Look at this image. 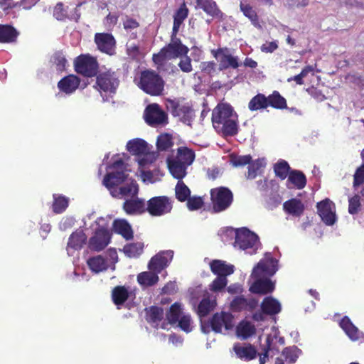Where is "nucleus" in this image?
<instances>
[{"label": "nucleus", "instance_id": "45", "mask_svg": "<svg viewBox=\"0 0 364 364\" xmlns=\"http://www.w3.org/2000/svg\"><path fill=\"white\" fill-rule=\"evenodd\" d=\"M143 247V244L141 242L130 243L124 245L123 251L128 257H136L141 254Z\"/></svg>", "mask_w": 364, "mask_h": 364}, {"label": "nucleus", "instance_id": "60", "mask_svg": "<svg viewBox=\"0 0 364 364\" xmlns=\"http://www.w3.org/2000/svg\"><path fill=\"white\" fill-rule=\"evenodd\" d=\"M53 15L56 18V19L60 21H63L67 18L66 11L64 9V5L63 3H58L53 11Z\"/></svg>", "mask_w": 364, "mask_h": 364}, {"label": "nucleus", "instance_id": "10", "mask_svg": "<svg viewBox=\"0 0 364 364\" xmlns=\"http://www.w3.org/2000/svg\"><path fill=\"white\" fill-rule=\"evenodd\" d=\"M202 294H203L204 298L199 304L197 310V313L200 318L208 315L215 306V299L210 300L208 297H206V294H208V293L203 294V290L200 287L190 290V300L193 306H196L198 299Z\"/></svg>", "mask_w": 364, "mask_h": 364}, {"label": "nucleus", "instance_id": "12", "mask_svg": "<svg viewBox=\"0 0 364 364\" xmlns=\"http://www.w3.org/2000/svg\"><path fill=\"white\" fill-rule=\"evenodd\" d=\"M96 223L100 228L96 230L95 236L92 237V250L100 251L109 243L110 234L105 219L101 218L97 220Z\"/></svg>", "mask_w": 364, "mask_h": 364}, {"label": "nucleus", "instance_id": "63", "mask_svg": "<svg viewBox=\"0 0 364 364\" xmlns=\"http://www.w3.org/2000/svg\"><path fill=\"white\" fill-rule=\"evenodd\" d=\"M360 197L355 196L349 200L348 212L353 215L358 212L360 208Z\"/></svg>", "mask_w": 364, "mask_h": 364}, {"label": "nucleus", "instance_id": "32", "mask_svg": "<svg viewBox=\"0 0 364 364\" xmlns=\"http://www.w3.org/2000/svg\"><path fill=\"white\" fill-rule=\"evenodd\" d=\"M137 281L139 284L144 287L153 286L159 281L158 274L151 270L149 272H143L138 274Z\"/></svg>", "mask_w": 364, "mask_h": 364}, {"label": "nucleus", "instance_id": "27", "mask_svg": "<svg viewBox=\"0 0 364 364\" xmlns=\"http://www.w3.org/2000/svg\"><path fill=\"white\" fill-rule=\"evenodd\" d=\"M131 291L124 286H117L112 291V299L117 306L122 305L129 297Z\"/></svg>", "mask_w": 364, "mask_h": 364}, {"label": "nucleus", "instance_id": "28", "mask_svg": "<svg viewBox=\"0 0 364 364\" xmlns=\"http://www.w3.org/2000/svg\"><path fill=\"white\" fill-rule=\"evenodd\" d=\"M127 149L130 153L138 156H141L149 151L147 143L141 139L130 140L127 144Z\"/></svg>", "mask_w": 364, "mask_h": 364}, {"label": "nucleus", "instance_id": "21", "mask_svg": "<svg viewBox=\"0 0 364 364\" xmlns=\"http://www.w3.org/2000/svg\"><path fill=\"white\" fill-rule=\"evenodd\" d=\"M171 258V252H166L157 254L151 258L149 263V269L151 271L160 273L168 264L169 259Z\"/></svg>", "mask_w": 364, "mask_h": 364}, {"label": "nucleus", "instance_id": "46", "mask_svg": "<svg viewBox=\"0 0 364 364\" xmlns=\"http://www.w3.org/2000/svg\"><path fill=\"white\" fill-rule=\"evenodd\" d=\"M267 98L268 106L270 105L277 109H283L287 107L286 100L278 92H274Z\"/></svg>", "mask_w": 364, "mask_h": 364}, {"label": "nucleus", "instance_id": "36", "mask_svg": "<svg viewBox=\"0 0 364 364\" xmlns=\"http://www.w3.org/2000/svg\"><path fill=\"white\" fill-rule=\"evenodd\" d=\"M164 318V311L161 308L157 306H151L146 310V320L149 323L157 328L159 322Z\"/></svg>", "mask_w": 364, "mask_h": 364}, {"label": "nucleus", "instance_id": "29", "mask_svg": "<svg viewBox=\"0 0 364 364\" xmlns=\"http://www.w3.org/2000/svg\"><path fill=\"white\" fill-rule=\"evenodd\" d=\"M255 326L250 321H242L236 328V335L240 339H247L255 333Z\"/></svg>", "mask_w": 364, "mask_h": 364}, {"label": "nucleus", "instance_id": "51", "mask_svg": "<svg viewBox=\"0 0 364 364\" xmlns=\"http://www.w3.org/2000/svg\"><path fill=\"white\" fill-rule=\"evenodd\" d=\"M173 145L172 137L168 134H161L158 136L156 146L159 151H166Z\"/></svg>", "mask_w": 364, "mask_h": 364}, {"label": "nucleus", "instance_id": "24", "mask_svg": "<svg viewBox=\"0 0 364 364\" xmlns=\"http://www.w3.org/2000/svg\"><path fill=\"white\" fill-rule=\"evenodd\" d=\"M340 326L349 338L353 341L363 337V334L355 326L348 317L345 316L340 322Z\"/></svg>", "mask_w": 364, "mask_h": 364}, {"label": "nucleus", "instance_id": "4", "mask_svg": "<svg viewBox=\"0 0 364 364\" xmlns=\"http://www.w3.org/2000/svg\"><path fill=\"white\" fill-rule=\"evenodd\" d=\"M189 49L182 44L180 39L172 33L171 42L161 51L153 55V60L156 63L161 64L164 60L178 58L183 55H186Z\"/></svg>", "mask_w": 364, "mask_h": 364}, {"label": "nucleus", "instance_id": "9", "mask_svg": "<svg viewBox=\"0 0 364 364\" xmlns=\"http://www.w3.org/2000/svg\"><path fill=\"white\" fill-rule=\"evenodd\" d=\"M171 210L172 201L167 196L153 197L147 201L146 211L152 216H161Z\"/></svg>", "mask_w": 364, "mask_h": 364}, {"label": "nucleus", "instance_id": "56", "mask_svg": "<svg viewBox=\"0 0 364 364\" xmlns=\"http://www.w3.org/2000/svg\"><path fill=\"white\" fill-rule=\"evenodd\" d=\"M228 284V279L225 277H217L210 284V290L212 291H220Z\"/></svg>", "mask_w": 364, "mask_h": 364}, {"label": "nucleus", "instance_id": "31", "mask_svg": "<svg viewBox=\"0 0 364 364\" xmlns=\"http://www.w3.org/2000/svg\"><path fill=\"white\" fill-rule=\"evenodd\" d=\"M172 113L173 115L181 117L184 122H190L194 116L193 109L186 105H175Z\"/></svg>", "mask_w": 364, "mask_h": 364}, {"label": "nucleus", "instance_id": "20", "mask_svg": "<svg viewBox=\"0 0 364 364\" xmlns=\"http://www.w3.org/2000/svg\"><path fill=\"white\" fill-rule=\"evenodd\" d=\"M87 241V237L82 229H77L69 237L66 246L68 252L69 250H79L83 247Z\"/></svg>", "mask_w": 364, "mask_h": 364}, {"label": "nucleus", "instance_id": "3", "mask_svg": "<svg viewBox=\"0 0 364 364\" xmlns=\"http://www.w3.org/2000/svg\"><path fill=\"white\" fill-rule=\"evenodd\" d=\"M212 123L215 129L224 136H232L237 132V115L226 104H219L212 112Z\"/></svg>", "mask_w": 364, "mask_h": 364}, {"label": "nucleus", "instance_id": "52", "mask_svg": "<svg viewBox=\"0 0 364 364\" xmlns=\"http://www.w3.org/2000/svg\"><path fill=\"white\" fill-rule=\"evenodd\" d=\"M301 350L296 346L285 348L282 351L287 362L294 363L299 358Z\"/></svg>", "mask_w": 364, "mask_h": 364}, {"label": "nucleus", "instance_id": "34", "mask_svg": "<svg viewBox=\"0 0 364 364\" xmlns=\"http://www.w3.org/2000/svg\"><path fill=\"white\" fill-rule=\"evenodd\" d=\"M116 232L122 235L125 239L129 240L133 237V232L130 225L125 220H116L113 223Z\"/></svg>", "mask_w": 364, "mask_h": 364}, {"label": "nucleus", "instance_id": "57", "mask_svg": "<svg viewBox=\"0 0 364 364\" xmlns=\"http://www.w3.org/2000/svg\"><path fill=\"white\" fill-rule=\"evenodd\" d=\"M251 159L250 155L235 156L232 158L231 163L235 167L244 166L250 164Z\"/></svg>", "mask_w": 364, "mask_h": 364}, {"label": "nucleus", "instance_id": "48", "mask_svg": "<svg viewBox=\"0 0 364 364\" xmlns=\"http://www.w3.org/2000/svg\"><path fill=\"white\" fill-rule=\"evenodd\" d=\"M240 9L243 14L248 18L255 26L258 24V16L257 13L250 4H245L240 2Z\"/></svg>", "mask_w": 364, "mask_h": 364}, {"label": "nucleus", "instance_id": "44", "mask_svg": "<svg viewBox=\"0 0 364 364\" xmlns=\"http://www.w3.org/2000/svg\"><path fill=\"white\" fill-rule=\"evenodd\" d=\"M256 306V301L254 300L248 301L243 296H237L231 302V307L235 311H240L246 309L247 306L254 308Z\"/></svg>", "mask_w": 364, "mask_h": 364}, {"label": "nucleus", "instance_id": "58", "mask_svg": "<svg viewBox=\"0 0 364 364\" xmlns=\"http://www.w3.org/2000/svg\"><path fill=\"white\" fill-rule=\"evenodd\" d=\"M178 326L186 333L191 331V318L190 315H183L178 320Z\"/></svg>", "mask_w": 364, "mask_h": 364}, {"label": "nucleus", "instance_id": "2", "mask_svg": "<svg viewBox=\"0 0 364 364\" xmlns=\"http://www.w3.org/2000/svg\"><path fill=\"white\" fill-rule=\"evenodd\" d=\"M277 261L271 257L270 253L265 254V258L259 261L254 267L251 277L254 279L250 291L255 294H266L274 289V284L270 280L277 271Z\"/></svg>", "mask_w": 364, "mask_h": 364}, {"label": "nucleus", "instance_id": "37", "mask_svg": "<svg viewBox=\"0 0 364 364\" xmlns=\"http://www.w3.org/2000/svg\"><path fill=\"white\" fill-rule=\"evenodd\" d=\"M283 207L285 211L295 216L301 215L304 208L301 200L297 199H291L286 201L284 203Z\"/></svg>", "mask_w": 364, "mask_h": 364}, {"label": "nucleus", "instance_id": "5", "mask_svg": "<svg viewBox=\"0 0 364 364\" xmlns=\"http://www.w3.org/2000/svg\"><path fill=\"white\" fill-rule=\"evenodd\" d=\"M164 82L154 71L146 70L141 73L139 87L150 95H160L164 90Z\"/></svg>", "mask_w": 364, "mask_h": 364}, {"label": "nucleus", "instance_id": "39", "mask_svg": "<svg viewBox=\"0 0 364 364\" xmlns=\"http://www.w3.org/2000/svg\"><path fill=\"white\" fill-rule=\"evenodd\" d=\"M198 5L203 9L205 12L213 17H219L221 14L218 9L216 4L213 0H197Z\"/></svg>", "mask_w": 364, "mask_h": 364}, {"label": "nucleus", "instance_id": "38", "mask_svg": "<svg viewBox=\"0 0 364 364\" xmlns=\"http://www.w3.org/2000/svg\"><path fill=\"white\" fill-rule=\"evenodd\" d=\"M141 178L144 183H154L160 181L163 173L158 168L151 170H146L145 168L141 170Z\"/></svg>", "mask_w": 364, "mask_h": 364}, {"label": "nucleus", "instance_id": "23", "mask_svg": "<svg viewBox=\"0 0 364 364\" xmlns=\"http://www.w3.org/2000/svg\"><path fill=\"white\" fill-rule=\"evenodd\" d=\"M212 272L218 277H225L227 278L234 272V266L226 264L225 262L222 260L215 259L210 264Z\"/></svg>", "mask_w": 364, "mask_h": 364}, {"label": "nucleus", "instance_id": "47", "mask_svg": "<svg viewBox=\"0 0 364 364\" xmlns=\"http://www.w3.org/2000/svg\"><path fill=\"white\" fill-rule=\"evenodd\" d=\"M176 196L180 201H185L190 196L191 191L188 186L181 181H178L175 188Z\"/></svg>", "mask_w": 364, "mask_h": 364}, {"label": "nucleus", "instance_id": "17", "mask_svg": "<svg viewBox=\"0 0 364 364\" xmlns=\"http://www.w3.org/2000/svg\"><path fill=\"white\" fill-rule=\"evenodd\" d=\"M145 200L136 196L126 199L123 203V210L129 215H139L146 211Z\"/></svg>", "mask_w": 364, "mask_h": 364}, {"label": "nucleus", "instance_id": "64", "mask_svg": "<svg viewBox=\"0 0 364 364\" xmlns=\"http://www.w3.org/2000/svg\"><path fill=\"white\" fill-rule=\"evenodd\" d=\"M364 183V164L359 167L354 174V186H359Z\"/></svg>", "mask_w": 364, "mask_h": 364}, {"label": "nucleus", "instance_id": "8", "mask_svg": "<svg viewBox=\"0 0 364 364\" xmlns=\"http://www.w3.org/2000/svg\"><path fill=\"white\" fill-rule=\"evenodd\" d=\"M210 196L214 213H220L226 210L230 207L233 199L232 192L225 187L212 189Z\"/></svg>", "mask_w": 364, "mask_h": 364}, {"label": "nucleus", "instance_id": "25", "mask_svg": "<svg viewBox=\"0 0 364 364\" xmlns=\"http://www.w3.org/2000/svg\"><path fill=\"white\" fill-rule=\"evenodd\" d=\"M167 164L171 175L178 181L186 175L187 166L174 159H167Z\"/></svg>", "mask_w": 364, "mask_h": 364}, {"label": "nucleus", "instance_id": "11", "mask_svg": "<svg viewBox=\"0 0 364 364\" xmlns=\"http://www.w3.org/2000/svg\"><path fill=\"white\" fill-rule=\"evenodd\" d=\"M212 53L219 63L220 70L228 68H237L239 67L238 58L235 56L232 52L228 48L213 50Z\"/></svg>", "mask_w": 364, "mask_h": 364}, {"label": "nucleus", "instance_id": "19", "mask_svg": "<svg viewBox=\"0 0 364 364\" xmlns=\"http://www.w3.org/2000/svg\"><path fill=\"white\" fill-rule=\"evenodd\" d=\"M80 83V79L77 75L70 74L58 82V87L61 92L70 95L78 88Z\"/></svg>", "mask_w": 364, "mask_h": 364}, {"label": "nucleus", "instance_id": "54", "mask_svg": "<svg viewBox=\"0 0 364 364\" xmlns=\"http://www.w3.org/2000/svg\"><path fill=\"white\" fill-rule=\"evenodd\" d=\"M263 159H257L252 162H250L248 164V172L247 178L249 179H253L256 177L258 170L264 166Z\"/></svg>", "mask_w": 364, "mask_h": 364}, {"label": "nucleus", "instance_id": "7", "mask_svg": "<svg viewBox=\"0 0 364 364\" xmlns=\"http://www.w3.org/2000/svg\"><path fill=\"white\" fill-rule=\"evenodd\" d=\"M257 235L248 229L243 228L235 231V247L252 255L257 249Z\"/></svg>", "mask_w": 364, "mask_h": 364}, {"label": "nucleus", "instance_id": "55", "mask_svg": "<svg viewBox=\"0 0 364 364\" xmlns=\"http://www.w3.org/2000/svg\"><path fill=\"white\" fill-rule=\"evenodd\" d=\"M290 167L285 161H281L274 166V172L277 176L284 179L289 173Z\"/></svg>", "mask_w": 364, "mask_h": 364}, {"label": "nucleus", "instance_id": "1", "mask_svg": "<svg viewBox=\"0 0 364 364\" xmlns=\"http://www.w3.org/2000/svg\"><path fill=\"white\" fill-rule=\"evenodd\" d=\"M131 170L122 159L117 158L107 167L102 184L109 190L111 196L117 198H133L137 196L139 186L129 177Z\"/></svg>", "mask_w": 364, "mask_h": 364}, {"label": "nucleus", "instance_id": "33", "mask_svg": "<svg viewBox=\"0 0 364 364\" xmlns=\"http://www.w3.org/2000/svg\"><path fill=\"white\" fill-rule=\"evenodd\" d=\"M174 159L188 166L193 162L195 154L191 149L187 147H179L177 149V156Z\"/></svg>", "mask_w": 364, "mask_h": 364}, {"label": "nucleus", "instance_id": "15", "mask_svg": "<svg viewBox=\"0 0 364 364\" xmlns=\"http://www.w3.org/2000/svg\"><path fill=\"white\" fill-rule=\"evenodd\" d=\"M95 42L101 52L109 55H113L115 53L116 41L112 34L107 33H96Z\"/></svg>", "mask_w": 364, "mask_h": 364}, {"label": "nucleus", "instance_id": "35", "mask_svg": "<svg viewBox=\"0 0 364 364\" xmlns=\"http://www.w3.org/2000/svg\"><path fill=\"white\" fill-rule=\"evenodd\" d=\"M262 309L267 314H277L281 311V304L272 297H266L262 303Z\"/></svg>", "mask_w": 364, "mask_h": 364}, {"label": "nucleus", "instance_id": "59", "mask_svg": "<svg viewBox=\"0 0 364 364\" xmlns=\"http://www.w3.org/2000/svg\"><path fill=\"white\" fill-rule=\"evenodd\" d=\"M203 204L200 197H190L187 199V206L190 210H195L200 208Z\"/></svg>", "mask_w": 364, "mask_h": 364}, {"label": "nucleus", "instance_id": "40", "mask_svg": "<svg viewBox=\"0 0 364 364\" xmlns=\"http://www.w3.org/2000/svg\"><path fill=\"white\" fill-rule=\"evenodd\" d=\"M288 181L298 189L304 188L306 183L305 175L301 171L297 170L289 172Z\"/></svg>", "mask_w": 364, "mask_h": 364}, {"label": "nucleus", "instance_id": "61", "mask_svg": "<svg viewBox=\"0 0 364 364\" xmlns=\"http://www.w3.org/2000/svg\"><path fill=\"white\" fill-rule=\"evenodd\" d=\"M127 53L132 58L136 57L139 53V45L129 40L126 44Z\"/></svg>", "mask_w": 364, "mask_h": 364}, {"label": "nucleus", "instance_id": "41", "mask_svg": "<svg viewBox=\"0 0 364 364\" xmlns=\"http://www.w3.org/2000/svg\"><path fill=\"white\" fill-rule=\"evenodd\" d=\"M188 9L186 8V5L183 4L176 11V13L174 15V21H173V35H176L177 32L178 31V29L180 28V26L184 21V19L188 16Z\"/></svg>", "mask_w": 364, "mask_h": 364}, {"label": "nucleus", "instance_id": "18", "mask_svg": "<svg viewBox=\"0 0 364 364\" xmlns=\"http://www.w3.org/2000/svg\"><path fill=\"white\" fill-rule=\"evenodd\" d=\"M75 71L87 77H91V55L81 54L74 60Z\"/></svg>", "mask_w": 364, "mask_h": 364}, {"label": "nucleus", "instance_id": "30", "mask_svg": "<svg viewBox=\"0 0 364 364\" xmlns=\"http://www.w3.org/2000/svg\"><path fill=\"white\" fill-rule=\"evenodd\" d=\"M53 212L55 214H61L65 212L69 205V198L63 195L57 193L53 195Z\"/></svg>", "mask_w": 364, "mask_h": 364}, {"label": "nucleus", "instance_id": "26", "mask_svg": "<svg viewBox=\"0 0 364 364\" xmlns=\"http://www.w3.org/2000/svg\"><path fill=\"white\" fill-rule=\"evenodd\" d=\"M237 356L245 360H250L254 359L257 355V350L252 345H240L235 344L233 347Z\"/></svg>", "mask_w": 364, "mask_h": 364}, {"label": "nucleus", "instance_id": "22", "mask_svg": "<svg viewBox=\"0 0 364 364\" xmlns=\"http://www.w3.org/2000/svg\"><path fill=\"white\" fill-rule=\"evenodd\" d=\"M19 32L13 26L0 24V43H14L17 41Z\"/></svg>", "mask_w": 364, "mask_h": 364}, {"label": "nucleus", "instance_id": "13", "mask_svg": "<svg viewBox=\"0 0 364 364\" xmlns=\"http://www.w3.org/2000/svg\"><path fill=\"white\" fill-rule=\"evenodd\" d=\"M144 118L147 124L151 126L163 125L167 123V114L157 104L147 106L144 112Z\"/></svg>", "mask_w": 364, "mask_h": 364}, {"label": "nucleus", "instance_id": "43", "mask_svg": "<svg viewBox=\"0 0 364 364\" xmlns=\"http://www.w3.org/2000/svg\"><path fill=\"white\" fill-rule=\"evenodd\" d=\"M182 309L181 304H173L166 314V318L169 323H176L182 316Z\"/></svg>", "mask_w": 364, "mask_h": 364}, {"label": "nucleus", "instance_id": "14", "mask_svg": "<svg viewBox=\"0 0 364 364\" xmlns=\"http://www.w3.org/2000/svg\"><path fill=\"white\" fill-rule=\"evenodd\" d=\"M96 84L95 87L98 92L114 93L119 85V80L114 73L106 72L97 77Z\"/></svg>", "mask_w": 364, "mask_h": 364}, {"label": "nucleus", "instance_id": "6", "mask_svg": "<svg viewBox=\"0 0 364 364\" xmlns=\"http://www.w3.org/2000/svg\"><path fill=\"white\" fill-rule=\"evenodd\" d=\"M233 326V316L231 314L224 311L215 314L210 323L205 324L201 322V330L205 333H209L210 328L215 333H225Z\"/></svg>", "mask_w": 364, "mask_h": 364}, {"label": "nucleus", "instance_id": "53", "mask_svg": "<svg viewBox=\"0 0 364 364\" xmlns=\"http://www.w3.org/2000/svg\"><path fill=\"white\" fill-rule=\"evenodd\" d=\"M141 156L142 157L139 159V164L141 169L152 164L158 158V154L156 152H149V151Z\"/></svg>", "mask_w": 364, "mask_h": 364}, {"label": "nucleus", "instance_id": "16", "mask_svg": "<svg viewBox=\"0 0 364 364\" xmlns=\"http://www.w3.org/2000/svg\"><path fill=\"white\" fill-rule=\"evenodd\" d=\"M316 206L321 220L328 225H333L336 219L333 203L326 198L318 203Z\"/></svg>", "mask_w": 364, "mask_h": 364}, {"label": "nucleus", "instance_id": "49", "mask_svg": "<svg viewBox=\"0 0 364 364\" xmlns=\"http://www.w3.org/2000/svg\"><path fill=\"white\" fill-rule=\"evenodd\" d=\"M109 264L106 258L102 255L92 257V272L99 273L106 270Z\"/></svg>", "mask_w": 364, "mask_h": 364}, {"label": "nucleus", "instance_id": "42", "mask_svg": "<svg viewBox=\"0 0 364 364\" xmlns=\"http://www.w3.org/2000/svg\"><path fill=\"white\" fill-rule=\"evenodd\" d=\"M268 107L267 98L262 94L255 96L249 102L248 108L251 111L264 109Z\"/></svg>", "mask_w": 364, "mask_h": 364}, {"label": "nucleus", "instance_id": "62", "mask_svg": "<svg viewBox=\"0 0 364 364\" xmlns=\"http://www.w3.org/2000/svg\"><path fill=\"white\" fill-rule=\"evenodd\" d=\"M178 65L180 68V69L184 73H191L193 70L191 65V59L186 55L181 58Z\"/></svg>", "mask_w": 364, "mask_h": 364}, {"label": "nucleus", "instance_id": "50", "mask_svg": "<svg viewBox=\"0 0 364 364\" xmlns=\"http://www.w3.org/2000/svg\"><path fill=\"white\" fill-rule=\"evenodd\" d=\"M52 60L58 71L63 72L65 70L68 62L62 51L55 52L52 57Z\"/></svg>", "mask_w": 364, "mask_h": 364}]
</instances>
